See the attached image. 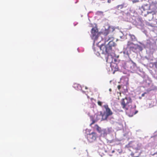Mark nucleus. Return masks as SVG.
Instances as JSON below:
<instances>
[{
  "mask_svg": "<svg viewBox=\"0 0 157 157\" xmlns=\"http://www.w3.org/2000/svg\"><path fill=\"white\" fill-rule=\"evenodd\" d=\"M112 46L109 44H102L100 46H97L94 48V53L97 55H99L100 53L103 54H111L113 53Z\"/></svg>",
  "mask_w": 157,
  "mask_h": 157,
  "instance_id": "nucleus-1",
  "label": "nucleus"
},
{
  "mask_svg": "<svg viewBox=\"0 0 157 157\" xmlns=\"http://www.w3.org/2000/svg\"><path fill=\"white\" fill-rule=\"evenodd\" d=\"M103 107L105 110V115L103 114L102 112H101L100 114H98L97 115L96 121L99 120L101 117H102V120H107L109 116H111L113 114V113L109 107L108 105H105L103 106Z\"/></svg>",
  "mask_w": 157,
  "mask_h": 157,
  "instance_id": "nucleus-2",
  "label": "nucleus"
},
{
  "mask_svg": "<svg viewBox=\"0 0 157 157\" xmlns=\"http://www.w3.org/2000/svg\"><path fill=\"white\" fill-rule=\"evenodd\" d=\"M157 10V4L152 2L149 5V11H147V14H144V16L147 17L148 20L150 21L153 18V15L155 14Z\"/></svg>",
  "mask_w": 157,
  "mask_h": 157,
  "instance_id": "nucleus-3",
  "label": "nucleus"
},
{
  "mask_svg": "<svg viewBox=\"0 0 157 157\" xmlns=\"http://www.w3.org/2000/svg\"><path fill=\"white\" fill-rule=\"evenodd\" d=\"M132 102L131 98L129 96H127L121 100V104L123 109L128 110L131 108Z\"/></svg>",
  "mask_w": 157,
  "mask_h": 157,
  "instance_id": "nucleus-4",
  "label": "nucleus"
},
{
  "mask_svg": "<svg viewBox=\"0 0 157 157\" xmlns=\"http://www.w3.org/2000/svg\"><path fill=\"white\" fill-rule=\"evenodd\" d=\"M91 36L92 38L94 41L97 40L99 33L98 32V30L96 27L93 28L91 30Z\"/></svg>",
  "mask_w": 157,
  "mask_h": 157,
  "instance_id": "nucleus-5",
  "label": "nucleus"
},
{
  "mask_svg": "<svg viewBox=\"0 0 157 157\" xmlns=\"http://www.w3.org/2000/svg\"><path fill=\"white\" fill-rule=\"evenodd\" d=\"M97 137V135L96 133L92 132L90 134L87 135V138L88 141L92 142L94 141Z\"/></svg>",
  "mask_w": 157,
  "mask_h": 157,
  "instance_id": "nucleus-6",
  "label": "nucleus"
},
{
  "mask_svg": "<svg viewBox=\"0 0 157 157\" xmlns=\"http://www.w3.org/2000/svg\"><path fill=\"white\" fill-rule=\"evenodd\" d=\"M114 40V38L112 36H107L105 38V42H107L109 41L108 44L112 47H114L116 46V44L113 41Z\"/></svg>",
  "mask_w": 157,
  "mask_h": 157,
  "instance_id": "nucleus-7",
  "label": "nucleus"
},
{
  "mask_svg": "<svg viewBox=\"0 0 157 157\" xmlns=\"http://www.w3.org/2000/svg\"><path fill=\"white\" fill-rule=\"evenodd\" d=\"M136 44H134L132 42L129 41L128 42L127 44V48L132 50L136 49Z\"/></svg>",
  "mask_w": 157,
  "mask_h": 157,
  "instance_id": "nucleus-8",
  "label": "nucleus"
},
{
  "mask_svg": "<svg viewBox=\"0 0 157 157\" xmlns=\"http://www.w3.org/2000/svg\"><path fill=\"white\" fill-rule=\"evenodd\" d=\"M140 149V147H139L136 150V151L134 152H132L130 155L131 157H139L140 155V153L139 151Z\"/></svg>",
  "mask_w": 157,
  "mask_h": 157,
  "instance_id": "nucleus-9",
  "label": "nucleus"
},
{
  "mask_svg": "<svg viewBox=\"0 0 157 157\" xmlns=\"http://www.w3.org/2000/svg\"><path fill=\"white\" fill-rule=\"evenodd\" d=\"M141 9L143 11L149 10V5L147 4H145L143 5L141 7Z\"/></svg>",
  "mask_w": 157,
  "mask_h": 157,
  "instance_id": "nucleus-10",
  "label": "nucleus"
},
{
  "mask_svg": "<svg viewBox=\"0 0 157 157\" xmlns=\"http://www.w3.org/2000/svg\"><path fill=\"white\" fill-rule=\"evenodd\" d=\"M131 66H130L131 69L133 71H134L136 67V64L132 60L131 61Z\"/></svg>",
  "mask_w": 157,
  "mask_h": 157,
  "instance_id": "nucleus-11",
  "label": "nucleus"
},
{
  "mask_svg": "<svg viewBox=\"0 0 157 157\" xmlns=\"http://www.w3.org/2000/svg\"><path fill=\"white\" fill-rule=\"evenodd\" d=\"M129 36H130L131 38V39H132V41H134V40H136V37H135V36L133 35H132V34H129Z\"/></svg>",
  "mask_w": 157,
  "mask_h": 157,
  "instance_id": "nucleus-12",
  "label": "nucleus"
},
{
  "mask_svg": "<svg viewBox=\"0 0 157 157\" xmlns=\"http://www.w3.org/2000/svg\"><path fill=\"white\" fill-rule=\"evenodd\" d=\"M96 128L97 130L99 132L101 133L102 132V130L101 128L98 125L96 124L95 125Z\"/></svg>",
  "mask_w": 157,
  "mask_h": 157,
  "instance_id": "nucleus-13",
  "label": "nucleus"
},
{
  "mask_svg": "<svg viewBox=\"0 0 157 157\" xmlns=\"http://www.w3.org/2000/svg\"><path fill=\"white\" fill-rule=\"evenodd\" d=\"M106 61L108 63H110L112 62V60H111V59H109V57H108L106 59Z\"/></svg>",
  "mask_w": 157,
  "mask_h": 157,
  "instance_id": "nucleus-14",
  "label": "nucleus"
},
{
  "mask_svg": "<svg viewBox=\"0 0 157 157\" xmlns=\"http://www.w3.org/2000/svg\"><path fill=\"white\" fill-rule=\"evenodd\" d=\"M102 102H101V101H98V105L101 106H102Z\"/></svg>",
  "mask_w": 157,
  "mask_h": 157,
  "instance_id": "nucleus-15",
  "label": "nucleus"
},
{
  "mask_svg": "<svg viewBox=\"0 0 157 157\" xmlns=\"http://www.w3.org/2000/svg\"><path fill=\"white\" fill-rule=\"evenodd\" d=\"M117 7L118 8L122 9L123 7V6L122 5H119L117 6Z\"/></svg>",
  "mask_w": 157,
  "mask_h": 157,
  "instance_id": "nucleus-16",
  "label": "nucleus"
},
{
  "mask_svg": "<svg viewBox=\"0 0 157 157\" xmlns=\"http://www.w3.org/2000/svg\"><path fill=\"white\" fill-rule=\"evenodd\" d=\"M96 122V121L94 120H93L92 121V122L90 124V125H91L93 124L95 122Z\"/></svg>",
  "mask_w": 157,
  "mask_h": 157,
  "instance_id": "nucleus-17",
  "label": "nucleus"
},
{
  "mask_svg": "<svg viewBox=\"0 0 157 157\" xmlns=\"http://www.w3.org/2000/svg\"><path fill=\"white\" fill-rule=\"evenodd\" d=\"M117 88L119 90H120L121 88V86L120 85H118L117 86Z\"/></svg>",
  "mask_w": 157,
  "mask_h": 157,
  "instance_id": "nucleus-18",
  "label": "nucleus"
},
{
  "mask_svg": "<svg viewBox=\"0 0 157 157\" xmlns=\"http://www.w3.org/2000/svg\"><path fill=\"white\" fill-rule=\"evenodd\" d=\"M146 94V93H143L142 94V96L143 97L144 96L145 94Z\"/></svg>",
  "mask_w": 157,
  "mask_h": 157,
  "instance_id": "nucleus-19",
  "label": "nucleus"
},
{
  "mask_svg": "<svg viewBox=\"0 0 157 157\" xmlns=\"http://www.w3.org/2000/svg\"><path fill=\"white\" fill-rule=\"evenodd\" d=\"M131 114H136V113H134L133 112Z\"/></svg>",
  "mask_w": 157,
  "mask_h": 157,
  "instance_id": "nucleus-20",
  "label": "nucleus"
},
{
  "mask_svg": "<svg viewBox=\"0 0 157 157\" xmlns=\"http://www.w3.org/2000/svg\"><path fill=\"white\" fill-rule=\"evenodd\" d=\"M115 152V151L114 150H113L112 151V153H114Z\"/></svg>",
  "mask_w": 157,
  "mask_h": 157,
  "instance_id": "nucleus-21",
  "label": "nucleus"
},
{
  "mask_svg": "<svg viewBox=\"0 0 157 157\" xmlns=\"http://www.w3.org/2000/svg\"><path fill=\"white\" fill-rule=\"evenodd\" d=\"M109 91H111V89H109Z\"/></svg>",
  "mask_w": 157,
  "mask_h": 157,
  "instance_id": "nucleus-22",
  "label": "nucleus"
},
{
  "mask_svg": "<svg viewBox=\"0 0 157 157\" xmlns=\"http://www.w3.org/2000/svg\"><path fill=\"white\" fill-rule=\"evenodd\" d=\"M132 109V110H133H133H134V109Z\"/></svg>",
  "mask_w": 157,
  "mask_h": 157,
  "instance_id": "nucleus-23",
  "label": "nucleus"
},
{
  "mask_svg": "<svg viewBox=\"0 0 157 157\" xmlns=\"http://www.w3.org/2000/svg\"><path fill=\"white\" fill-rule=\"evenodd\" d=\"M85 88H86V89H87V87H85Z\"/></svg>",
  "mask_w": 157,
  "mask_h": 157,
  "instance_id": "nucleus-24",
  "label": "nucleus"
},
{
  "mask_svg": "<svg viewBox=\"0 0 157 157\" xmlns=\"http://www.w3.org/2000/svg\"><path fill=\"white\" fill-rule=\"evenodd\" d=\"M108 33L107 34H106V35H107V34H108Z\"/></svg>",
  "mask_w": 157,
  "mask_h": 157,
  "instance_id": "nucleus-25",
  "label": "nucleus"
}]
</instances>
